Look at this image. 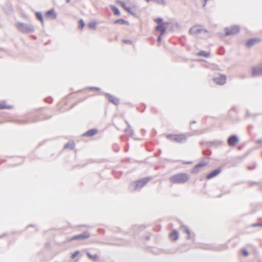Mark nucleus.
Returning <instances> with one entry per match:
<instances>
[{
  "label": "nucleus",
  "instance_id": "12",
  "mask_svg": "<svg viewBox=\"0 0 262 262\" xmlns=\"http://www.w3.org/2000/svg\"><path fill=\"white\" fill-rule=\"evenodd\" d=\"M198 34L200 37L202 38L208 37L209 36V33L207 30L201 29H198Z\"/></svg>",
  "mask_w": 262,
  "mask_h": 262
},
{
  "label": "nucleus",
  "instance_id": "17",
  "mask_svg": "<svg viewBox=\"0 0 262 262\" xmlns=\"http://www.w3.org/2000/svg\"><path fill=\"white\" fill-rule=\"evenodd\" d=\"M260 41V40L258 38H252L248 40L246 42V46L248 47H251L255 43Z\"/></svg>",
  "mask_w": 262,
  "mask_h": 262
},
{
  "label": "nucleus",
  "instance_id": "9",
  "mask_svg": "<svg viewBox=\"0 0 262 262\" xmlns=\"http://www.w3.org/2000/svg\"><path fill=\"white\" fill-rule=\"evenodd\" d=\"M39 120V119L38 117H35L34 118H29L26 120H17L16 122L19 124H27L31 122H37Z\"/></svg>",
  "mask_w": 262,
  "mask_h": 262
},
{
  "label": "nucleus",
  "instance_id": "38",
  "mask_svg": "<svg viewBox=\"0 0 262 262\" xmlns=\"http://www.w3.org/2000/svg\"><path fill=\"white\" fill-rule=\"evenodd\" d=\"M162 35H161V34H160L158 37V38H157V41L158 42H160L161 41V39H162Z\"/></svg>",
  "mask_w": 262,
  "mask_h": 262
},
{
  "label": "nucleus",
  "instance_id": "39",
  "mask_svg": "<svg viewBox=\"0 0 262 262\" xmlns=\"http://www.w3.org/2000/svg\"><path fill=\"white\" fill-rule=\"evenodd\" d=\"M130 12H129L130 14H131L133 15H135V13L133 11H132L130 8Z\"/></svg>",
  "mask_w": 262,
  "mask_h": 262
},
{
  "label": "nucleus",
  "instance_id": "49",
  "mask_svg": "<svg viewBox=\"0 0 262 262\" xmlns=\"http://www.w3.org/2000/svg\"><path fill=\"white\" fill-rule=\"evenodd\" d=\"M161 152V150H159V152H158V154H160Z\"/></svg>",
  "mask_w": 262,
  "mask_h": 262
},
{
  "label": "nucleus",
  "instance_id": "36",
  "mask_svg": "<svg viewBox=\"0 0 262 262\" xmlns=\"http://www.w3.org/2000/svg\"><path fill=\"white\" fill-rule=\"evenodd\" d=\"M79 252L78 251H76L75 252H74L72 254V258H74L79 254Z\"/></svg>",
  "mask_w": 262,
  "mask_h": 262
},
{
  "label": "nucleus",
  "instance_id": "14",
  "mask_svg": "<svg viewBox=\"0 0 262 262\" xmlns=\"http://www.w3.org/2000/svg\"><path fill=\"white\" fill-rule=\"evenodd\" d=\"M221 170L220 169H215L206 176V179H210L215 177L216 176H217L218 174H219L221 172Z\"/></svg>",
  "mask_w": 262,
  "mask_h": 262
},
{
  "label": "nucleus",
  "instance_id": "21",
  "mask_svg": "<svg viewBox=\"0 0 262 262\" xmlns=\"http://www.w3.org/2000/svg\"><path fill=\"white\" fill-rule=\"evenodd\" d=\"M111 9L113 11L114 14L115 15H120V12L118 8L116 7L114 5H111L110 6Z\"/></svg>",
  "mask_w": 262,
  "mask_h": 262
},
{
  "label": "nucleus",
  "instance_id": "15",
  "mask_svg": "<svg viewBox=\"0 0 262 262\" xmlns=\"http://www.w3.org/2000/svg\"><path fill=\"white\" fill-rule=\"evenodd\" d=\"M86 254L93 262H99L100 260L99 257L97 255H93L89 252H86Z\"/></svg>",
  "mask_w": 262,
  "mask_h": 262
},
{
  "label": "nucleus",
  "instance_id": "31",
  "mask_svg": "<svg viewBox=\"0 0 262 262\" xmlns=\"http://www.w3.org/2000/svg\"><path fill=\"white\" fill-rule=\"evenodd\" d=\"M96 23L95 22L91 21V22L89 23V27L92 29H96Z\"/></svg>",
  "mask_w": 262,
  "mask_h": 262
},
{
  "label": "nucleus",
  "instance_id": "40",
  "mask_svg": "<svg viewBox=\"0 0 262 262\" xmlns=\"http://www.w3.org/2000/svg\"><path fill=\"white\" fill-rule=\"evenodd\" d=\"M184 164H191L192 163V162H183Z\"/></svg>",
  "mask_w": 262,
  "mask_h": 262
},
{
  "label": "nucleus",
  "instance_id": "30",
  "mask_svg": "<svg viewBox=\"0 0 262 262\" xmlns=\"http://www.w3.org/2000/svg\"><path fill=\"white\" fill-rule=\"evenodd\" d=\"M189 32L191 34H195V33H196V27L195 26L191 27L190 29H189Z\"/></svg>",
  "mask_w": 262,
  "mask_h": 262
},
{
  "label": "nucleus",
  "instance_id": "1",
  "mask_svg": "<svg viewBox=\"0 0 262 262\" xmlns=\"http://www.w3.org/2000/svg\"><path fill=\"white\" fill-rule=\"evenodd\" d=\"M190 177L187 173H178L171 176L169 178V181L173 184H182L187 182Z\"/></svg>",
  "mask_w": 262,
  "mask_h": 262
},
{
  "label": "nucleus",
  "instance_id": "11",
  "mask_svg": "<svg viewBox=\"0 0 262 262\" xmlns=\"http://www.w3.org/2000/svg\"><path fill=\"white\" fill-rule=\"evenodd\" d=\"M155 30L157 31H159L160 34H161V35H163L165 33V32L166 30V28L164 24H161L158 25L156 27Z\"/></svg>",
  "mask_w": 262,
  "mask_h": 262
},
{
  "label": "nucleus",
  "instance_id": "4",
  "mask_svg": "<svg viewBox=\"0 0 262 262\" xmlns=\"http://www.w3.org/2000/svg\"><path fill=\"white\" fill-rule=\"evenodd\" d=\"M167 138L174 142H182L186 140V137L184 135H168Z\"/></svg>",
  "mask_w": 262,
  "mask_h": 262
},
{
  "label": "nucleus",
  "instance_id": "35",
  "mask_svg": "<svg viewBox=\"0 0 262 262\" xmlns=\"http://www.w3.org/2000/svg\"><path fill=\"white\" fill-rule=\"evenodd\" d=\"M162 21H163L162 18H160V17H159V18H157V19H156V21L158 23V25L163 24Z\"/></svg>",
  "mask_w": 262,
  "mask_h": 262
},
{
  "label": "nucleus",
  "instance_id": "28",
  "mask_svg": "<svg viewBox=\"0 0 262 262\" xmlns=\"http://www.w3.org/2000/svg\"><path fill=\"white\" fill-rule=\"evenodd\" d=\"M12 108V106L7 105L5 104V102L0 103V110L11 109Z\"/></svg>",
  "mask_w": 262,
  "mask_h": 262
},
{
  "label": "nucleus",
  "instance_id": "13",
  "mask_svg": "<svg viewBox=\"0 0 262 262\" xmlns=\"http://www.w3.org/2000/svg\"><path fill=\"white\" fill-rule=\"evenodd\" d=\"M46 16L51 19H55L57 15L54 9H51L47 11Z\"/></svg>",
  "mask_w": 262,
  "mask_h": 262
},
{
  "label": "nucleus",
  "instance_id": "22",
  "mask_svg": "<svg viewBox=\"0 0 262 262\" xmlns=\"http://www.w3.org/2000/svg\"><path fill=\"white\" fill-rule=\"evenodd\" d=\"M75 144L73 141H70L65 144L64 148H69L70 149H73L75 147Z\"/></svg>",
  "mask_w": 262,
  "mask_h": 262
},
{
  "label": "nucleus",
  "instance_id": "24",
  "mask_svg": "<svg viewBox=\"0 0 262 262\" xmlns=\"http://www.w3.org/2000/svg\"><path fill=\"white\" fill-rule=\"evenodd\" d=\"M198 55L201 57H208L210 56L209 52L201 51L198 53Z\"/></svg>",
  "mask_w": 262,
  "mask_h": 262
},
{
  "label": "nucleus",
  "instance_id": "42",
  "mask_svg": "<svg viewBox=\"0 0 262 262\" xmlns=\"http://www.w3.org/2000/svg\"><path fill=\"white\" fill-rule=\"evenodd\" d=\"M194 123H195V121H192V122L190 123V125H191L192 124H194Z\"/></svg>",
  "mask_w": 262,
  "mask_h": 262
},
{
  "label": "nucleus",
  "instance_id": "32",
  "mask_svg": "<svg viewBox=\"0 0 262 262\" xmlns=\"http://www.w3.org/2000/svg\"><path fill=\"white\" fill-rule=\"evenodd\" d=\"M156 2L157 3L159 4H161L162 5H166V1L165 0H153V2Z\"/></svg>",
  "mask_w": 262,
  "mask_h": 262
},
{
  "label": "nucleus",
  "instance_id": "41",
  "mask_svg": "<svg viewBox=\"0 0 262 262\" xmlns=\"http://www.w3.org/2000/svg\"><path fill=\"white\" fill-rule=\"evenodd\" d=\"M146 240H149L150 239L149 236H146L145 237Z\"/></svg>",
  "mask_w": 262,
  "mask_h": 262
},
{
  "label": "nucleus",
  "instance_id": "26",
  "mask_svg": "<svg viewBox=\"0 0 262 262\" xmlns=\"http://www.w3.org/2000/svg\"><path fill=\"white\" fill-rule=\"evenodd\" d=\"M125 123L128 127V128H126L124 131L126 133L129 132L130 135L133 136L134 135V130L132 129H130V125L127 121L125 120Z\"/></svg>",
  "mask_w": 262,
  "mask_h": 262
},
{
  "label": "nucleus",
  "instance_id": "46",
  "mask_svg": "<svg viewBox=\"0 0 262 262\" xmlns=\"http://www.w3.org/2000/svg\"><path fill=\"white\" fill-rule=\"evenodd\" d=\"M193 169H194V170L196 169V165H195L194 166Z\"/></svg>",
  "mask_w": 262,
  "mask_h": 262
},
{
  "label": "nucleus",
  "instance_id": "34",
  "mask_svg": "<svg viewBox=\"0 0 262 262\" xmlns=\"http://www.w3.org/2000/svg\"><path fill=\"white\" fill-rule=\"evenodd\" d=\"M242 252L243 255L245 256H248L249 254V253L246 249H243L242 250Z\"/></svg>",
  "mask_w": 262,
  "mask_h": 262
},
{
  "label": "nucleus",
  "instance_id": "45",
  "mask_svg": "<svg viewBox=\"0 0 262 262\" xmlns=\"http://www.w3.org/2000/svg\"><path fill=\"white\" fill-rule=\"evenodd\" d=\"M32 37L35 39L36 38V37L34 35L32 36Z\"/></svg>",
  "mask_w": 262,
  "mask_h": 262
},
{
  "label": "nucleus",
  "instance_id": "16",
  "mask_svg": "<svg viewBox=\"0 0 262 262\" xmlns=\"http://www.w3.org/2000/svg\"><path fill=\"white\" fill-rule=\"evenodd\" d=\"M98 130L97 129L93 128L88 130L86 132L83 134V136L86 137H92L96 134Z\"/></svg>",
  "mask_w": 262,
  "mask_h": 262
},
{
  "label": "nucleus",
  "instance_id": "25",
  "mask_svg": "<svg viewBox=\"0 0 262 262\" xmlns=\"http://www.w3.org/2000/svg\"><path fill=\"white\" fill-rule=\"evenodd\" d=\"M181 229L182 231H183L184 232H185V233H186L187 234V238H189L190 235V231L188 229V228L185 226L182 225L181 226Z\"/></svg>",
  "mask_w": 262,
  "mask_h": 262
},
{
  "label": "nucleus",
  "instance_id": "50",
  "mask_svg": "<svg viewBox=\"0 0 262 262\" xmlns=\"http://www.w3.org/2000/svg\"><path fill=\"white\" fill-rule=\"evenodd\" d=\"M161 152V150H159V152H158V154H160Z\"/></svg>",
  "mask_w": 262,
  "mask_h": 262
},
{
  "label": "nucleus",
  "instance_id": "8",
  "mask_svg": "<svg viewBox=\"0 0 262 262\" xmlns=\"http://www.w3.org/2000/svg\"><path fill=\"white\" fill-rule=\"evenodd\" d=\"M104 94L106 96L107 98L108 99L110 102H112L115 105H118L119 104V100L118 98L115 97L114 96L108 93H105Z\"/></svg>",
  "mask_w": 262,
  "mask_h": 262
},
{
  "label": "nucleus",
  "instance_id": "6",
  "mask_svg": "<svg viewBox=\"0 0 262 262\" xmlns=\"http://www.w3.org/2000/svg\"><path fill=\"white\" fill-rule=\"evenodd\" d=\"M239 31V28L237 26H233L226 29V35H230L237 34Z\"/></svg>",
  "mask_w": 262,
  "mask_h": 262
},
{
  "label": "nucleus",
  "instance_id": "47",
  "mask_svg": "<svg viewBox=\"0 0 262 262\" xmlns=\"http://www.w3.org/2000/svg\"><path fill=\"white\" fill-rule=\"evenodd\" d=\"M67 3H69L70 2V0H66Z\"/></svg>",
  "mask_w": 262,
  "mask_h": 262
},
{
  "label": "nucleus",
  "instance_id": "37",
  "mask_svg": "<svg viewBox=\"0 0 262 262\" xmlns=\"http://www.w3.org/2000/svg\"><path fill=\"white\" fill-rule=\"evenodd\" d=\"M123 42L127 43V44H132V41L129 39H124L123 40Z\"/></svg>",
  "mask_w": 262,
  "mask_h": 262
},
{
  "label": "nucleus",
  "instance_id": "18",
  "mask_svg": "<svg viewBox=\"0 0 262 262\" xmlns=\"http://www.w3.org/2000/svg\"><path fill=\"white\" fill-rule=\"evenodd\" d=\"M169 237L173 241H176L178 238L179 233L177 230H174L169 234Z\"/></svg>",
  "mask_w": 262,
  "mask_h": 262
},
{
  "label": "nucleus",
  "instance_id": "5",
  "mask_svg": "<svg viewBox=\"0 0 262 262\" xmlns=\"http://www.w3.org/2000/svg\"><path fill=\"white\" fill-rule=\"evenodd\" d=\"M90 237V234L88 231H85L81 234L76 235L75 236H73L70 241L73 240H83L86 238H88Z\"/></svg>",
  "mask_w": 262,
  "mask_h": 262
},
{
  "label": "nucleus",
  "instance_id": "33",
  "mask_svg": "<svg viewBox=\"0 0 262 262\" xmlns=\"http://www.w3.org/2000/svg\"><path fill=\"white\" fill-rule=\"evenodd\" d=\"M90 91H99L100 89L98 87L91 86L88 88Z\"/></svg>",
  "mask_w": 262,
  "mask_h": 262
},
{
  "label": "nucleus",
  "instance_id": "27",
  "mask_svg": "<svg viewBox=\"0 0 262 262\" xmlns=\"http://www.w3.org/2000/svg\"><path fill=\"white\" fill-rule=\"evenodd\" d=\"M35 16L36 18L38 19L39 21H40L41 23L42 24L43 22V19L42 13L40 12H37L35 13Z\"/></svg>",
  "mask_w": 262,
  "mask_h": 262
},
{
  "label": "nucleus",
  "instance_id": "20",
  "mask_svg": "<svg viewBox=\"0 0 262 262\" xmlns=\"http://www.w3.org/2000/svg\"><path fill=\"white\" fill-rule=\"evenodd\" d=\"M114 24H121V25H129V22L123 19H118L114 21Z\"/></svg>",
  "mask_w": 262,
  "mask_h": 262
},
{
  "label": "nucleus",
  "instance_id": "29",
  "mask_svg": "<svg viewBox=\"0 0 262 262\" xmlns=\"http://www.w3.org/2000/svg\"><path fill=\"white\" fill-rule=\"evenodd\" d=\"M84 25H85V24H84L83 20L82 19H80L79 20V25H78L79 28L80 29H83V28L84 26Z\"/></svg>",
  "mask_w": 262,
  "mask_h": 262
},
{
  "label": "nucleus",
  "instance_id": "7",
  "mask_svg": "<svg viewBox=\"0 0 262 262\" xmlns=\"http://www.w3.org/2000/svg\"><path fill=\"white\" fill-rule=\"evenodd\" d=\"M238 142L239 139L235 135L230 136L228 139V144L230 146H235Z\"/></svg>",
  "mask_w": 262,
  "mask_h": 262
},
{
  "label": "nucleus",
  "instance_id": "2",
  "mask_svg": "<svg viewBox=\"0 0 262 262\" xmlns=\"http://www.w3.org/2000/svg\"><path fill=\"white\" fill-rule=\"evenodd\" d=\"M150 178H144L130 184L128 189L130 191H139L150 180Z\"/></svg>",
  "mask_w": 262,
  "mask_h": 262
},
{
  "label": "nucleus",
  "instance_id": "43",
  "mask_svg": "<svg viewBox=\"0 0 262 262\" xmlns=\"http://www.w3.org/2000/svg\"><path fill=\"white\" fill-rule=\"evenodd\" d=\"M141 227L142 228V229H145V226H143V225H142V226H141Z\"/></svg>",
  "mask_w": 262,
  "mask_h": 262
},
{
  "label": "nucleus",
  "instance_id": "48",
  "mask_svg": "<svg viewBox=\"0 0 262 262\" xmlns=\"http://www.w3.org/2000/svg\"><path fill=\"white\" fill-rule=\"evenodd\" d=\"M201 60H201V59H197V61H201Z\"/></svg>",
  "mask_w": 262,
  "mask_h": 262
},
{
  "label": "nucleus",
  "instance_id": "23",
  "mask_svg": "<svg viewBox=\"0 0 262 262\" xmlns=\"http://www.w3.org/2000/svg\"><path fill=\"white\" fill-rule=\"evenodd\" d=\"M117 3H118L120 4L121 6L124 8V9L125 10H126L127 12H130V7H127V6H126L125 3L124 2H123V1H117Z\"/></svg>",
  "mask_w": 262,
  "mask_h": 262
},
{
  "label": "nucleus",
  "instance_id": "10",
  "mask_svg": "<svg viewBox=\"0 0 262 262\" xmlns=\"http://www.w3.org/2000/svg\"><path fill=\"white\" fill-rule=\"evenodd\" d=\"M214 81L219 84L222 85L225 83L226 77L225 75H220L214 79Z\"/></svg>",
  "mask_w": 262,
  "mask_h": 262
},
{
  "label": "nucleus",
  "instance_id": "3",
  "mask_svg": "<svg viewBox=\"0 0 262 262\" xmlns=\"http://www.w3.org/2000/svg\"><path fill=\"white\" fill-rule=\"evenodd\" d=\"M16 26L18 30L24 34L33 33L35 31L34 27L31 24L17 22Z\"/></svg>",
  "mask_w": 262,
  "mask_h": 262
},
{
  "label": "nucleus",
  "instance_id": "44",
  "mask_svg": "<svg viewBox=\"0 0 262 262\" xmlns=\"http://www.w3.org/2000/svg\"><path fill=\"white\" fill-rule=\"evenodd\" d=\"M255 226H262V224H258L255 225Z\"/></svg>",
  "mask_w": 262,
  "mask_h": 262
},
{
  "label": "nucleus",
  "instance_id": "19",
  "mask_svg": "<svg viewBox=\"0 0 262 262\" xmlns=\"http://www.w3.org/2000/svg\"><path fill=\"white\" fill-rule=\"evenodd\" d=\"M262 74V68H253L252 69V75L256 76Z\"/></svg>",
  "mask_w": 262,
  "mask_h": 262
}]
</instances>
